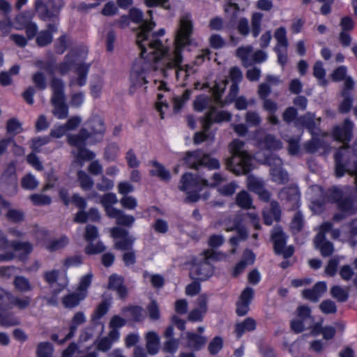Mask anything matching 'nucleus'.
<instances>
[{
	"instance_id": "59",
	"label": "nucleus",
	"mask_w": 357,
	"mask_h": 357,
	"mask_svg": "<svg viewBox=\"0 0 357 357\" xmlns=\"http://www.w3.org/2000/svg\"><path fill=\"white\" fill-rule=\"evenodd\" d=\"M30 199L36 206L49 205L52 202V199L43 194H34L30 196Z\"/></svg>"
},
{
	"instance_id": "39",
	"label": "nucleus",
	"mask_w": 357,
	"mask_h": 357,
	"mask_svg": "<svg viewBox=\"0 0 357 357\" xmlns=\"http://www.w3.org/2000/svg\"><path fill=\"white\" fill-rule=\"evenodd\" d=\"M332 228L333 225L329 222H324L320 225L319 231L314 239V243L316 248L321 245L324 242L327 241H326V233L328 232Z\"/></svg>"
},
{
	"instance_id": "53",
	"label": "nucleus",
	"mask_w": 357,
	"mask_h": 357,
	"mask_svg": "<svg viewBox=\"0 0 357 357\" xmlns=\"http://www.w3.org/2000/svg\"><path fill=\"white\" fill-rule=\"evenodd\" d=\"M39 182L31 174L24 176L21 181L22 187L26 190H33L38 187Z\"/></svg>"
},
{
	"instance_id": "56",
	"label": "nucleus",
	"mask_w": 357,
	"mask_h": 357,
	"mask_svg": "<svg viewBox=\"0 0 357 357\" xmlns=\"http://www.w3.org/2000/svg\"><path fill=\"white\" fill-rule=\"evenodd\" d=\"M52 352V345L50 342H41L38 346V357H51Z\"/></svg>"
},
{
	"instance_id": "3",
	"label": "nucleus",
	"mask_w": 357,
	"mask_h": 357,
	"mask_svg": "<svg viewBox=\"0 0 357 357\" xmlns=\"http://www.w3.org/2000/svg\"><path fill=\"white\" fill-rule=\"evenodd\" d=\"M141 56L134 63L130 75V86L129 92L133 94L136 91L143 85L148 83L146 80L147 75L151 71H160L153 68V61L149 54H140Z\"/></svg>"
},
{
	"instance_id": "30",
	"label": "nucleus",
	"mask_w": 357,
	"mask_h": 357,
	"mask_svg": "<svg viewBox=\"0 0 357 357\" xmlns=\"http://www.w3.org/2000/svg\"><path fill=\"white\" fill-rule=\"evenodd\" d=\"M153 168L150 170V174L158 177L160 180L167 181L171 178L170 172L157 161H152Z\"/></svg>"
},
{
	"instance_id": "6",
	"label": "nucleus",
	"mask_w": 357,
	"mask_h": 357,
	"mask_svg": "<svg viewBox=\"0 0 357 357\" xmlns=\"http://www.w3.org/2000/svg\"><path fill=\"white\" fill-rule=\"evenodd\" d=\"M219 107L223 106H221V104L215 105L202 117L200 122L205 131H208L213 123H222L231 121V114L227 111L219 109Z\"/></svg>"
},
{
	"instance_id": "21",
	"label": "nucleus",
	"mask_w": 357,
	"mask_h": 357,
	"mask_svg": "<svg viewBox=\"0 0 357 357\" xmlns=\"http://www.w3.org/2000/svg\"><path fill=\"white\" fill-rule=\"evenodd\" d=\"M89 137H91L89 132L86 129L82 128L77 134L68 135L67 139L70 146L79 149L85 146V142Z\"/></svg>"
},
{
	"instance_id": "46",
	"label": "nucleus",
	"mask_w": 357,
	"mask_h": 357,
	"mask_svg": "<svg viewBox=\"0 0 357 357\" xmlns=\"http://www.w3.org/2000/svg\"><path fill=\"white\" fill-rule=\"evenodd\" d=\"M270 173L273 181L279 183L284 184L289 181L287 173L281 167L274 168L270 169Z\"/></svg>"
},
{
	"instance_id": "22",
	"label": "nucleus",
	"mask_w": 357,
	"mask_h": 357,
	"mask_svg": "<svg viewBox=\"0 0 357 357\" xmlns=\"http://www.w3.org/2000/svg\"><path fill=\"white\" fill-rule=\"evenodd\" d=\"M89 128L91 130L90 137L92 135L97 136L98 140L102 138L105 131V127L103 121L98 116L91 118L88 122Z\"/></svg>"
},
{
	"instance_id": "20",
	"label": "nucleus",
	"mask_w": 357,
	"mask_h": 357,
	"mask_svg": "<svg viewBox=\"0 0 357 357\" xmlns=\"http://www.w3.org/2000/svg\"><path fill=\"white\" fill-rule=\"evenodd\" d=\"M305 149L308 153H314L322 149V153L328 154L331 151V146L324 140L313 137L305 144Z\"/></svg>"
},
{
	"instance_id": "50",
	"label": "nucleus",
	"mask_w": 357,
	"mask_h": 357,
	"mask_svg": "<svg viewBox=\"0 0 357 357\" xmlns=\"http://www.w3.org/2000/svg\"><path fill=\"white\" fill-rule=\"evenodd\" d=\"M228 83L227 79H224L220 82H216L213 87V98L219 103L221 106H224L223 102L221 100V97L226 89V86Z\"/></svg>"
},
{
	"instance_id": "29",
	"label": "nucleus",
	"mask_w": 357,
	"mask_h": 357,
	"mask_svg": "<svg viewBox=\"0 0 357 357\" xmlns=\"http://www.w3.org/2000/svg\"><path fill=\"white\" fill-rule=\"evenodd\" d=\"M89 66L86 64L79 65L75 71L76 78L71 79L70 86L78 85L79 86L85 85Z\"/></svg>"
},
{
	"instance_id": "27",
	"label": "nucleus",
	"mask_w": 357,
	"mask_h": 357,
	"mask_svg": "<svg viewBox=\"0 0 357 357\" xmlns=\"http://www.w3.org/2000/svg\"><path fill=\"white\" fill-rule=\"evenodd\" d=\"M109 218H115L116 224L126 227H131L135 222V218L131 215H127L120 209L112 210Z\"/></svg>"
},
{
	"instance_id": "47",
	"label": "nucleus",
	"mask_w": 357,
	"mask_h": 357,
	"mask_svg": "<svg viewBox=\"0 0 357 357\" xmlns=\"http://www.w3.org/2000/svg\"><path fill=\"white\" fill-rule=\"evenodd\" d=\"M342 96L343 100L340 102L338 106V111L342 114L348 113L352 106L353 98L349 92L342 91Z\"/></svg>"
},
{
	"instance_id": "58",
	"label": "nucleus",
	"mask_w": 357,
	"mask_h": 357,
	"mask_svg": "<svg viewBox=\"0 0 357 357\" xmlns=\"http://www.w3.org/2000/svg\"><path fill=\"white\" fill-rule=\"evenodd\" d=\"M304 221L303 215L300 211L295 213L291 223V229L293 232H298L303 227Z\"/></svg>"
},
{
	"instance_id": "17",
	"label": "nucleus",
	"mask_w": 357,
	"mask_h": 357,
	"mask_svg": "<svg viewBox=\"0 0 357 357\" xmlns=\"http://www.w3.org/2000/svg\"><path fill=\"white\" fill-rule=\"evenodd\" d=\"M281 215V210L279 204L273 201L270 204V208L268 210L264 211L263 218L264 222L267 225H272L273 220L279 221Z\"/></svg>"
},
{
	"instance_id": "60",
	"label": "nucleus",
	"mask_w": 357,
	"mask_h": 357,
	"mask_svg": "<svg viewBox=\"0 0 357 357\" xmlns=\"http://www.w3.org/2000/svg\"><path fill=\"white\" fill-rule=\"evenodd\" d=\"M327 199L331 202H338L341 201L342 192L337 187H333L326 192Z\"/></svg>"
},
{
	"instance_id": "9",
	"label": "nucleus",
	"mask_w": 357,
	"mask_h": 357,
	"mask_svg": "<svg viewBox=\"0 0 357 357\" xmlns=\"http://www.w3.org/2000/svg\"><path fill=\"white\" fill-rule=\"evenodd\" d=\"M271 239L275 253L282 255L284 258H289L293 255L294 249L292 247L285 248L287 236L281 227H275L273 229Z\"/></svg>"
},
{
	"instance_id": "23",
	"label": "nucleus",
	"mask_w": 357,
	"mask_h": 357,
	"mask_svg": "<svg viewBox=\"0 0 357 357\" xmlns=\"http://www.w3.org/2000/svg\"><path fill=\"white\" fill-rule=\"evenodd\" d=\"M256 321L250 317L245 319L241 322L235 324V333L238 338H240L244 333L255 331Z\"/></svg>"
},
{
	"instance_id": "41",
	"label": "nucleus",
	"mask_w": 357,
	"mask_h": 357,
	"mask_svg": "<svg viewBox=\"0 0 357 357\" xmlns=\"http://www.w3.org/2000/svg\"><path fill=\"white\" fill-rule=\"evenodd\" d=\"M259 144L267 149L277 150L282 148V142L271 135H265L264 140H259Z\"/></svg>"
},
{
	"instance_id": "55",
	"label": "nucleus",
	"mask_w": 357,
	"mask_h": 357,
	"mask_svg": "<svg viewBox=\"0 0 357 357\" xmlns=\"http://www.w3.org/2000/svg\"><path fill=\"white\" fill-rule=\"evenodd\" d=\"M52 35L45 30L39 32L36 36V43L39 47H45L52 42Z\"/></svg>"
},
{
	"instance_id": "16",
	"label": "nucleus",
	"mask_w": 357,
	"mask_h": 357,
	"mask_svg": "<svg viewBox=\"0 0 357 357\" xmlns=\"http://www.w3.org/2000/svg\"><path fill=\"white\" fill-rule=\"evenodd\" d=\"M338 208L340 212L335 214L333 220L340 222L347 218V216L354 213L355 208L350 199H344L339 202Z\"/></svg>"
},
{
	"instance_id": "5",
	"label": "nucleus",
	"mask_w": 357,
	"mask_h": 357,
	"mask_svg": "<svg viewBox=\"0 0 357 357\" xmlns=\"http://www.w3.org/2000/svg\"><path fill=\"white\" fill-rule=\"evenodd\" d=\"M63 6V0H36L35 10L40 19L43 21L50 20L56 17Z\"/></svg>"
},
{
	"instance_id": "15",
	"label": "nucleus",
	"mask_w": 357,
	"mask_h": 357,
	"mask_svg": "<svg viewBox=\"0 0 357 357\" xmlns=\"http://www.w3.org/2000/svg\"><path fill=\"white\" fill-rule=\"evenodd\" d=\"M327 286L324 282H317L312 289H305L303 291V296L305 298L312 301L317 302L320 297L326 292Z\"/></svg>"
},
{
	"instance_id": "1",
	"label": "nucleus",
	"mask_w": 357,
	"mask_h": 357,
	"mask_svg": "<svg viewBox=\"0 0 357 357\" xmlns=\"http://www.w3.org/2000/svg\"><path fill=\"white\" fill-rule=\"evenodd\" d=\"M155 24L144 21L139 28L136 43L141 50L140 54H149L153 61V68L160 70L164 77L168 75V71L183 70V50L191 44L193 24L191 15H183L179 20L178 28L176 32L172 47H167L159 37L164 36L165 29L151 33Z\"/></svg>"
},
{
	"instance_id": "32",
	"label": "nucleus",
	"mask_w": 357,
	"mask_h": 357,
	"mask_svg": "<svg viewBox=\"0 0 357 357\" xmlns=\"http://www.w3.org/2000/svg\"><path fill=\"white\" fill-rule=\"evenodd\" d=\"M118 202V199L116 195L114 193H107L103 195L100 198V203L105 208L106 214L109 216L112 212V210H117L112 206L113 204H115Z\"/></svg>"
},
{
	"instance_id": "52",
	"label": "nucleus",
	"mask_w": 357,
	"mask_h": 357,
	"mask_svg": "<svg viewBox=\"0 0 357 357\" xmlns=\"http://www.w3.org/2000/svg\"><path fill=\"white\" fill-rule=\"evenodd\" d=\"M263 17V15L259 13H255L252 15L251 19L252 25V36L256 38L259 36L261 31V22Z\"/></svg>"
},
{
	"instance_id": "4",
	"label": "nucleus",
	"mask_w": 357,
	"mask_h": 357,
	"mask_svg": "<svg viewBox=\"0 0 357 357\" xmlns=\"http://www.w3.org/2000/svg\"><path fill=\"white\" fill-rule=\"evenodd\" d=\"M183 160L192 169H198L200 166H205L211 169H216L220 167V162L218 160L210 158L208 155L204 154L200 150L187 152Z\"/></svg>"
},
{
	"instance_id": "7",
	"label": "nucleus",
	"mask_w": 357,
	"mask_h": 357,
	"mask_svg": "<svg viewBox=\"0 0 357 357\" xmlns=\"http://www.w3.org/2000/svg\"><path fill=\"white\" fill-rule=\"evenodd\" d=\"M202 186L200 180L198 178H195L192 174L186 173L183 175L179 189L187 192L188 196L185 198V202H197L200 198L198 192L201 190Z\"/></svg>"
},
{
	"instance_id": "62",
	"label": "nucleus",
	"mask_w": 357,
	"mask_h": 357,
	"mask_svg": "<svg viewBox=\"0 0 357 357\" xmlns=\"http://www.w3.org/2000/svg\"><path fill=\"white\" fill-rule=\"evenodd\" d=\"M237 188L238 185L235 182H231L220 186L218 191L223 196H231L235 192Z\"/></svg>"
},
{
	"instance_id": "31",
	"label": "nucleus",
	"mask_w": 357,
	"mask_h": 357,
	"mask_svg": "<svg viewBox=\"0 0 357 357\" xmlns=\"http://www.w3.org/2000/svg\"><path fill=\"white\" fill-rule=\"evenodd\" d=\"M11 247L15 252H20L19 258L24 259L33 250V245L29 242L12 241Z\"/></svg>"
},
{
	"instance_id": "48",
	"label": "nucleus",
	"mask_w": 357,
	"mask_h": 357,
	"mask_svg": "<svg viewBox=\"0 0 357 357\" xmlns=\"http://www.w3.org/2000/svg\"><path fill=\"white\" fill-rule=\"evenodd\" d=\"M8 305L11 304L20 309H25L29 306L31 303V298L28 296L15 297L11 294L10 297H8Z\"/></svg>"
},
{
	"instance_id": "8",
	"label": "nucleus",
	"mask_w": 357,
	"mask_h": 357,
	"mask_svg": "<svg viewBox=\"0 0 357 357\" xmlns=\"http://www.w3.org/2000/svg\"><path fill=\"white\" fill-rule=\"evenodd\" d=\"M217 259L216 253L211 250L204 251L203 260L192 266V273L197 276V280H205L213 275V266L209 260Z\"/></svg>"
},
{
	"instance_id": "63",
	"label": "nucleus",
	"mask_w": 357,
	"mask_h": 357,
	"mask_svg": "<svg viewBox=\"0 0 357 357\" xmlns=\"http://www.w3.org/2000/svg\"><path fill=\"white\" fill-rule=\"evenodd\" d=\"M120 204L124 208L134 210L137 206V200L134 197L126 195L120 199Z\"/></svg>"
},
{
	"instance_id": "38",
	"label": "nucleus",
	"mask_w": 357,
	"mask_h": 357,
	"mask_svg": "<svg viewBox=\"0 0 357 357\" xmlns=\"http://www.w3.org/2000/svg\"><path fill=\"white\" fill-rule=\"evenodd\" d=\"M68 243V238L66 236H62L58 238H55L47 242L45 247L47 250L54 252L65 248Z\"/></svg>"
},
{
	"instance_id": "14",
	"label": "nucleus",
	"mask_w": 357,
	"mask_h": 357,
	"mask_svg": "<svg viewBox=\"0 0 357 357\" xmlns=\"http://www.w3.org/2000/svg\"><path fill=\"white\" fill-rule=\"evenodd\" d=\"M248 188L250 190L257 194L264 201H268L271 197L270 193L265 190L264 183L259 178L250 176L248 178Z\"/></svg>"
},
{
	"instance_id": "13",
	"label": "nucleus",
	"mask_w": 357,
	"mask_h": 357,
	"mask_svg": "<svg viewBox=\"0 0 357 357\" xmlns=\"http://www.w3.org/2000/svg\"><path fill=\"white\" fill-rule=\"evenodd\" d=\"M254 291L250 287H246L241 293L236 303V313L238 316H244L249 311V305L253 298Z\"/></svg>"
},
{
	"instance_id": "18",
	"label": "nucleus",
	"mask_w": 357,
	"mask_h": 357,
	"mask_svg": "<svg viewBox=\"0 0 357 357\" xmlns=\"http://www.w3.org/2000/svg\"><path fill=\"white\" fill-rule=\"evenodd\" d=\"M215 105L219 103L212 96L204 94L197 96L193 102L194 109L197 112H202L206 109L209 110Z\"/></svg>"
},
{
	"instance_id": "54",
	"label": "nucleus",
	"mask_w": 357,
	"mask_h": 357,
	"mask_svg": "<svg viewBox=\"0 0 357 357\" xmlns=\"http://www.w3.org/2000/svg\"><path fill=\"white\" fill-rule=\"evenodd\" d=\"M77 160H91L95 158L94 153L84 148V146L77 149V151H73Z\"/></svg>"
},
{
	"instance_id": "57",
	"label": "nucleus",
	"mask_w": 357,
	"mask_h": 357,
	"mask_svg": "<svg viewBox=\"0 0 357 357\" xmlns=\"http://www.w3.org/2000/svg\"><path fill=\"white\" fill-rule=\"evenodd\" d=\"M135 238L128 236L116 241L114 248L121 250H130L132 248Z\"/></svg>"
},
{
	"instance_id": "19",
	"label": "nucleus",
	"mask_w": 357,
	"mask_h": 357,
	"mask_svg": "<svg viewBox=\"0 0 357 357\" xmlns=\"http://www.w3.org/2000/svg\"><path fill=\"white\" fill-rule=\"evenodd\" d=\"M109 289L116 291L118 296L121 298L126 297L128 291L126 286L123 284V279L122 277L116 274H113L109 279Z\"/></svg>"
},
{
	"instance_id": "51",
	"label": "nucleus",
	"mask_w": 357,
	"mask_h": 357,
	"mask_svg": "<svg viewBox=\"0 0 357 357\" xmlns=\"http://www.w3.org/2000/svg\"><path fill=\"white\" fill-rule=\"evenodd\" d=\"M313 75L319 80L321 85H326V81L325 79L326 70L323 67L321 61H317L313 66Z\"/></svg>"
},
{
	"instance_id": "40",
	"label": "nucleus",
	"mask_w": 357,
	"mask_h": 357,
	"mask_svg": "<svg viewBox=\"0 0 357 357\" xmlns=\"http://www.w3.org/2000/svg\"><path fill=\"white\" fill-rule=\"evenodd\" d=\"M192 91L189 89L185 90L181 96H176L172 98L173 109L175 112H178L186 102L190 99Z\"/></svg>"
},
{
	"instance_id": "2",
	"label": "nucleus",
	"mask_w": 357,
	"mask_h": 357,
	"mask_svg": "<svg viewBox=\"0 0 357 357\" xmlns=\"http://www.w3.org/2000/svg\"><path fill=\"white\" fill-rule=\"evenodd\" d=\"M245 144L240 139H234L229 149L231 157L227 161V167L237 175L248 173L252 168V157L244 149Z\"/></svg>"
},
{
	"instance_id": "12",
	"label": "nucleus",
	"mask_w": 357,
	"mask_h": 357,
	"mask_svg": "<svg viewBox=\"0 0 357 357\" xmlns=\"http://www.w3.org/2000/svg\"><path fill=\"white\" fill-rule=\"evenodd\" d=\"M281 201H284L291 208L298 207L300 199L298 189L295 185H291L282 188L278 194Z\"/></svg>"
},
{
	"instance_id": "35",
	"label": "nucleus",
	"mask_w": 357,
	"mask_h": 357,
	"mask_svg": "<svg viewBox=\"0 0 357 357\" xmlns=\"http://www.w3.org/2000/svg\"><path fill=\"white\" fill-rule=\"evenodd\" d=\"M33 16L28 12L18 14L14 21V27L17 30H22L32 22Z\"/></svg>"
},
{
	"instance_id": "28",
	"label": "nucleus",
	"mask_w": 357,
	"mask_h": 357,
	"mask_svg": "<svg viewBox=\"0 0 357 357\" xmlns=\"http://www.w3.org/2000/svg\"><path fill=\"white\" fill-rule=\"evenodd\" d=\"M86 296V292H73L62 298V303L66 308H73L77 306L80 301L84 300Z\"/></svg>"
},
{
	"instance_id": "26",
	"label": "nucleus",
	"mask_w": 357,
	"mask_h": 357,
	"mask_svg": "<svg viewBox=\"0 0 357 357\" xmlns=\"http://www.w3.org/2000/svg\"><path fill=\"white\" fill-rule=\"evenodd\" d=\"M253 47L251 45L239 47L236 51V56L238 57L245 67L252 65Z\"/></svg>"
},
{
	"instance_id": "49",
	"label": "nucleus",
	"mask_w": 357,
	"mask_h": 357,
	"mask_svg": "<svg viewBox=\"0 0 357 357\" xmlns=\"http://www.w3.org/2000/svg\"><path fill=\"white\" fill-rule=\"evenodd\" d=\"M77 179L84 190H89L93 186L94 182L92 178L82 170L78 172Z\"/></svg>"
},
{
	"instance_id": "37",
	"label": "nucleus",
	"mask_w": 357,
	"mask_h": 357,
	"mask_svg": "<svg viewBox=\"0 0 357 357\" xmlns=\"http://www.w3.org/2000/svg\"><path fill=\"white\" fill-rule=\"evenodd\" d=\"M15 289L22 293L32 291L33 285L29 280L24 276H16L13 280Z\"/></svg>"
},
{
	"instance_id": "34",
	"label": "nucleus",
	"mask_w": 357,
	"mask_h": 357,
	"mask_svg": "<svg viewBox=\"0 0 357 357\" xmlns=\"http://www.w3.org/2000/svg\"><path fill=\"white\" fill-rule=\"evenodd\" d=\"M52 95L51 100L65 99L64 85L61 79L53 78L51 83Z\"/></svg>"
},
{
	"instance_id": "24",
	"label": "nucleus",
	"mask_w": 357,
	"mask_h": 357,
	"mask_svg": "<svg viewBox=\"0 0 357 357\" xmlns=\"http://www.w3.org/2000/svg\"><path fill=\"white\" fill-rule=\"evenodd\" d=\"M86 321V317L82 312H78L75 314L72 319L71 325L70 326L69 333L65 336L63 340L60 342L61 344H64L67 340L71 339L74 335L75 331H77V327L84 324Z\"/></svg>"
},
{
	"instance_id": "64",
	"label": "nucleus",
	"mask_w": 357,
	"mask_h": 357,
	"mask_svg": "<svg viewBox=\"0 0 357 357\" xmlns=\"http://www.w3.org/2000/svg\"><path fill=\"white\" fill-rule=\"evenodd\" d=\"M6 130L8 133L16 135L22 130L21 123L15 119H11L8 121Z\"/></svg>"
},
{
	"instance_id": "36",
	"label": "nucleus",
	"mask_w": 357,
	"mask_h": 357,
	"mask_svg": "<svg viewBox=\"0 0 357 357\" xmlns=\"http://www.w3.org/2000/svg\"><path fill=\"white\" fill-rule=\"evenodd\" d=\"M188 345L190 348L198 350L203 347L206 342L205 337L197 335L193 333H187Z\"/></svg>"
},
{
	"instance_id": "61",
	"label": "nucleus",
	"mask_w": 357,
	"mask_h": 357,
	"mask_svg": "<svg viewBox=\"0 0 357 357\" xmlns=\"http://www.w3.org/2000/svg\"><path fill=\"white\" fill-rule=\"evenodd\" d=\"M331 294L332 296L338 301L344 302L348 298L347 292L339 286H334L331 288Z\"/></svg>"
},
{
	"instance_id": "33",
	"label": "nucleus",
	"mask_w": 357,
	"mask_h": 357,
	"mask_svg": "<svg viewBox=\"0 0 357 357\" xmlns=\"http://www.w3.org/2000/svg\"><path fill=\"white\" fill-rule=\"evenodd\" d=\"M146 349L148 352L151 354H155L159 349L160 338L156 333L153 331L149 332L146 335Z\"/></svg>"
},
{
	"instance_id": "44",
	"label": "nucleus",
	"mask_w": 357,
	"mask_h": 357,
	"mask_svg": "<svg viewBox=\"0 0 357 357\" xmlns=\"http://www.w3.org/2000/svg\"><path fill=\"white\" fill-rule=\"evenodd\" d=\"M296 313L298 319L306 322L307 327H310L314 322V318L311 316V310L309 307L301 305L297 308Z\"/></svg>"
},
{
	"instance_id": "25",
	"label": "nucleus",
	"mask_w": 357,
	"mask_h": 357,
	"mask_svg": "<svg viewBox=\"0 0 357 357\" xmlns=\"http://www.w3.org/2000/svg\"><path fill=\"white\" fill-rule=\"evenodd\" d=\"M53 106L52 114L59 119H64L68 116V107L65 103V99L51 100Z\"/></svg>"
},
{
	"instance_id": "43",
	"label": "nucleus",
	"mask_w": 357,
	"mask_h": 357,
	"mask_svg": "<svg viewBox=\"0 0 357 357\" xmlns=\"http://www.w3.org/2000/svg\"><path fill=\"white\" fill-rule=\"evenodd\" d=\"M277 44L274 48H287L289 43L287 38V31L284 27L277 29L274 33Z\"/></svg>"
},
{
	"instance_id": "42",
	"label": "nucleus",
	"mask_w": 357,
	"mask_h": 357,
	"mask_svg": "<svg viewBox=\"0 0 357 357\" xmlns=\"http://www.w3.org/2000/svg\"><path fill=\"white\" fill-rule=\"evenodd\" d=\"M122 312L125 316L135 321H140L144 319V310L142 307L138 306L124 308Z\"/></svg>"
},
{
	"instance_id": "45",
	"label": "nucleus",
	"mask_w": 357,
	"mask_h": 357,
	"mask_svg": "<svg viewBox=\"0 0 357 357\" xmlns=\"http://www.w3.org/2000/svg\"><path fill=\"white\" fill-rule=\"evenodd\" d=\"M236 203L239 207L245 209H249L252 206V200L250 195L244 190L237 194Z\"/></svg>"
},
{
	"instance_id": "10",
	"label": "nucleus",
	"mask_w": 357,
	"mask_h": 357,
	"mask_svg": "<svg viewBox=\"0 0 357 357\" xmlns=\"http://www.w3.org/2000/svg\"><path fill=\"white\" fill-rule=\"evenodd\" d=\"M242 218L240 215H235L229 219L228 222L225 223V229L227 231L236 230L238 235L230 238V243L233 245H236L239 241L245 240L248 237V233L244 227L241 225Z\"/></svg>"
},
{
	"instance_id": "11",
	"label": "nucleus",
	"mask_w": 357,
	"mask_h": 357,
	"mask_svg": "<svg viewBox=\"0 0 357 357\" xmlns=\"http://www.w3.org/2000/svg\"><path fill=\"white\" fill-rule=\"evenodd\" d=\"M1 185L10 195H14L17 189V178L15 172V167L13 164H9L6 168L1 178Z\"/></svg>"
}]
</instances>
